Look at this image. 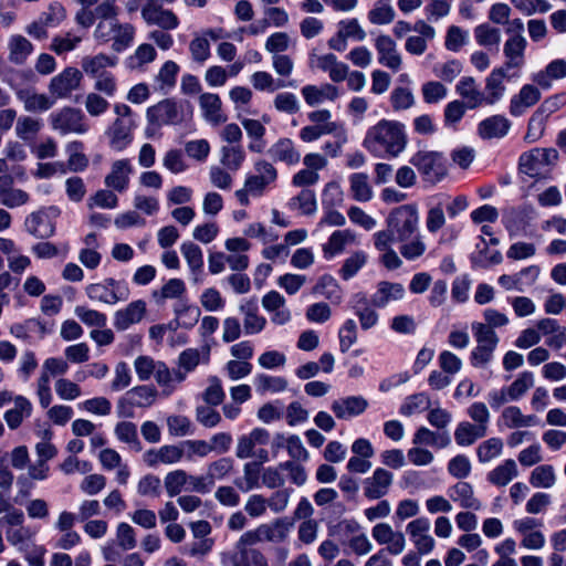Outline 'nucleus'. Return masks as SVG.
Returning a JSON list of instances; mask_svg holds the SVG:
<instances>
[{"label":"nucleus","mask_w":566,"mask_h":566,"mask_svg":"<svg viewBox=\"0 0 566 566\" xmlns=\"http://www.w3.org/2000/svg\"><path fill=\"white\" fill-rule=\"evenodd\" d=\"M408 143L406 127L397 120L381 119L371 126L363 146L375 157H398Z\"/></svg>","instance_id":"f257e3e1"},{"label":"nucleus","mask_w":566,"mask_h":566,"mask_svg":"<svg viewBox=\"0 0 566 566\" xmlns=\"http://www.w3.org/2000/svg\"><path fill=\"white\" fill-rule=\"evenodd\" d=\"M387 228L373 235L375 248H388V243L406 241L419 232L418 210L412 205H403L390 211L386 219Z\"/></svg>","instance_id":"f03ea898"},{"label":"nucleus","mask_w":566,"mask_h":566,"mask_svg":"<svg viewBox=\"0 0 566 566\" xmlns=\"http://www.w3.org/2000/svg\"><path fill=\"white\" fill-rule=\"evenodd\" d=\"M192 115V107L189 102H177L171 98L160 101L147 109L148 123L160 127L164 125H178Z\"/></svg>","instance_id":"7ed1b4c3"},{"label":"nucleus","mask_w":566,"mask_h":566,"mask_svg":"<svg viewBox=\"0 0 566 566\" xmlns=\"http://www.w3.org/2000/svg\"><path fill=\"white\" fill-rule=\"evenodd\" d=\"M135 28L130 23H120L118 20L99 21L94 30V38L101 42L113 41L115 52L126 50L134 41Z\"/></svg>","instance_id":"20e7f679"},{"label":"nucleus","mask_w":566,"mask_h":566,"mask_svg":"<svg viewBox=\"0 0 566 566\" xmlns=\"http://www.w3.org/2000/svg\"><path fill=\"white\" fill-rule=\"evenodd\" d=\"M472 331L478 345L471 353V364L474 367H485L493 358L499 337L492 328L483 323H473Z\"/></svg>","instance_id":"39448f33"},{"label":"nucleus","mask_w":566,"mask_h":566,"mask_svg":"<svg viewBox=\"0 0 566 566\" xmlns=\"http://www.w3.org/2000/svg\"><path fill=\"white\" fill-rule=\"evenodd\" d=\"M558 160L555 148H534L521 155L520 170L531 177L541 176L547 167L554 166Z\"/></svg>","instance_id":"423d86ee"},{"label":"nucleus","mask_w":566,"mask_h":566,"mask_svg":"<svg viewBox=\"0 0 566 566\" xmlns=\"http://www.w3.org/2000/svg\"><path fill=\"white\" fill-rule=\"evenodd\" d=\"M142 18L147 25H156L163 30H175L179 25V18L174 11L165 9L161 0H145Z\"/></svg>","instance_id":"0eeeda50"},{"label":"nucleus","mask_w":566,"mask_h":566,"mask_svg":"<svg viewBox=\"0 0 566 566\" xmlns=\"http://www.w3.org/2000/svg\"><path fill=\"white\" fill-rule=\"evenodd\" d=\"M88 298L105 304L114 305L128 298V289L119 281L106 279L102 283H92L85 289Z\"/></svg>","instance_id":"6e6552de"},{"label":"nucleus","mask_w":566,"mask_h":566,"mask_svg":"<svg viewBox=\"0 0 566 566\" xmlns=\"http://www.w3.org/2000/svg\"><path fill=\"white\" fill-rule=\"evenodd\" d=\"M57 210L54 208L40 209L31 212L24 220V227L29 234L36 239H49L55 233Z\"/></svg>","instance_id":"1a4fd4ad"},{"label":"nucleus","mask_w":566,"mask_h":566,"mask_svg":"<svg viewBox=\"0 0 566 566\" xmlns=\"http://www.w3.org/2000/svg\"><path fill=\"white\" fill-rule=\"evenodd\" d=\"M52 128L61 134H84L87 126L84 123V115L80 109L64 107L50 115Z\"/></svg>","instance_id":"9d476101"},{"label":"nucleus","mask_w":566,"mask_h":566,"mask_svg":"<svg viewBox=\"0 0 566 566\" xmlns=\"http://www.w3.org/2000/svg\"><path fill=\"white\" fill-rule=\"evenodd\" d=\"M374 539L379 545H386L385 553L400 555L406 548L403 533L395 531L388 523H378L371 530Z\"/></svg>","instance_id":"9b49d317"},{"label":"nucleus","mask_w":566,"mask_h":566,"mask_svg":"<svg viewBox=\"0 0 566 566\" xmlns=\"http://www.w3.org/2000/svg\"><path fill=\"white\" fill-rule=\"evenodd\" d=\"M82 77L77 69L66 67L51 78L49 92L57 98H65L80 86Z\"/></svg>","instance_id":"f8f14e48"},{"label":"nucleus","mask_w":566,"mask_h":566,"mask_svg":"<svg viewBox=\"0 0 566 566\" xmlns=\"http://www.w3.org/2000/svg\"><path fill=\"white\" fill-rule=\"evenodd\" d=\"M526 38L520 33H513L504 43L503 54L505 62L501 66L506 71L522 69L525 64Z\"/></svg>","instance_id":"ddd939ff"},{"label":"nucleus","mask_w":566,"mask_h":566,"mask_svg":"<svg viewBox=\"0 0 566 566\" xmlns=\"http://www.w3.org/2000/svg\"><path fill=\"white\" fill-rule=\"evenodd\" d=\"M375 49L377 51L379 64L392 72H398L401 69V54L397 49L396 42L389 35H378L375 39Z\"/></svg>","instance_id":"4468645a"},{"label":"nucleus","mask_w":566,"mask_h":566,"mask_svg":"<svg viewBox=\"0 0 566 566\" xmlns=\"http://www.w3.org/2000/svg\"><path fill=\"white\" fill-rule=\"evenodd\" d=\"M369 403L363 396H346L335 399L331 405V410L339 420H349L363 415Z\"/></svg>","instance_id":"2eb2a0df"},{"label":"nucleus","mask_w":566,"mask_h":566,"mask_svg":"<svg viewBox=\"0 0 566 566\" xmlns=\"http://www.w3.org/2000/svg\"><path fill=\"white\" fill-rule=\"evenodd\" d=\"M430 522L426 517H419L408 523L407 532L420 555L429 554L434 547V539L429 535Z\"/></svg>","instance_id":"dca6fc26"},{"label":"nucleus","mask_w":566,"mask_h":566,"mask_svg":"<svg viewBox=\"0 0 566 566\" xmlns=\"http://www.w3.org/2000/svg\"><path fill=\"white\" fill-rule=\"evenodd\" d=\"M222 562L227 566H268L265 556L259 549L239 546L223 554Z\"/></svg>","instance_id":"f3484780"},{"label":"nucleus","mask_w":566,"mask_h":566,"mask_svg":"<svg viewBox=\"0 0 566 566\" xmlns=\"http://www.w3.org/2000/svg\"><path fill=\"white\" fill-rule=\"evenodd\" d=\"M147 313L146 302L137 300L130 302L126 307L120 308L114 314V327L119 331H126L132 325L140 323Z\"/></svg>","instance_id":"a211bd4d"},{"label":"nucleus","mask_w":566,"mask_h":566,"mask_svg":"<svg viewBox=\"0 0 566 566\" xmlns=\"http://www.w3.org/2000/svg\"><path fill=\"white\" fill-rule=\"evenodd\" d=\"M511 126V120L504 115H492L478 124L476 134L483 140L501 139L509 134Z\"/></svg>","instance_id":"6ab92c4d"},{"label":"nucleus","mask_w":566,"mask_h":566,"mask_svg":"<svg viewBox=\"0 0 566 566\" xmlns=\"http://www.w3.org/2000/svg\"><path fill=\"white\" fill-rule=\"evenodd\" d=\"M394 475L386 469L377 468L373 475L364 481V495L369 500L385 496L392 483Z\"/></svg>","instance_id":"aec40b11"},{"label":"nucleus","mask_w":566,"mask_h":566,"mask_svg":"<svg viewBox=\"0 0 566 566\" xmlns=\"http://www.w3.org/2000/svg\"><path fill=\"white\" fill-rule=\"evenodd\" d=\"M239 311L243 315V329L247 335H255L264 329L266 318L259 314V305L255 297L243 301L239 305Z\"/></svg>","instance_id":"412c9836"},{"label":"nucleus","mask_w":566,"mask_h":566,"mask_svg":"<svg viewBox=\"0 0 566 566\" xmlns=\"http://www.w3.org/2000/svg\"><path fill=\"white\" fill-rule=\"evenodd\" d=\"M270 440V433L263 428H255L248 434L238 438L235 455L239 459H248L255 455V447L264 446Z\"/></svg>","instance_id":"4be33fe9"},{"label":"nucleus","mask_w":566,"mask_h":566,"mask_svg":"<svg viewBox=\"0 0 566 566\" xmlns=\"http://www.w3.org/2000/svg\"><path fill=\"white\" fill-rule=\"evenodd\" d=\"M350 308L358 317L360 327L365 331L374 327L378 322V314L371 308V302L366 294L358 292L349 301Z\"/></svg>","instance_id":"5701e85b"},{"label":"nucleus","mask_w":566,"mask_h":566,"mask_svg":"<svg viewBox=\"0 0 566 566\" xmlns=\"http://www.w3.org/2000/svg\"><path fill=\"white\" fill-rule=\"evenodd\" d=\"M448 496L462 509L479 511L481 501L474 495L473 486L464 481H459L448 489Z\"/></svg>","instance_id":"b1692460"},{"label":"nucleus","mask_w":566,"mask_h":566,"mask_svg":"<svg viewBox=\"0 0 566 566\" xmlns=\"http://www.w3.org/2000/svg\"><path fill=\"white\" fill-rule=\"evenodd\" d=\"M269 156L274 161L284 163L287 166H294L300 163L301 154L295 144L290 138H280L268 150Z\"/></svg>","instance_id":"393cba45"},{"label":"nucleus","mask_w":566,"mask_h":566,"mask_svg":"<svg viewBox=\"0 0 566 566\" xmlns=\"http://www.w3.org/2000/svg\"><path fill=\"white\" fill-rule=\"evenodd\" d=\"M507 72L500 66L494 69L485 78V105H494L504 96L506 90L504 78L507 76Z\"/></svg>","instance_id":"a878e982"},{"label":"nucleus","mask_w":566,"mask_h":566,"mask_svg":"<svg viewBox=\"0 0 566 566\" xmlns=\"http://www.w3.org/2000/svg\"><path fill=\"white\" fill-rule=\"evenodd\" d=\"M133 167L129 159H119L113 163L111 172L105 177V185L118 192H123L129 184Z\"/></svg>","instance_id":"bb28decb"},{"label":"nucleus","mask_w":566,"mask_h":566,"mask_svg":"<svg viewBox=\"0 0 566 566\" xmlns=\"http://www.w3.org/2000/svg\"><path fill=\"white\" fill-rule=\"evenodd\" d=\"M134 127V119H115L108 129L111 146L118 151L125 149L132 142Z\"/></svg>","instance_id":"cd10ccee"},{"label":"nucleus","mask_w":566,"mask_h":566,"mask_svg":"<svg viewBox=\"0 0 566 566\" xmlns=\"http://www.w3.org/2000/svg\"><path fill=\"white\" fill-rule=\"evenodd\" d=\"M405 295V287L400 283L381 281L377 285L370 302L374 307L382 308L391 301L401 300Z\"/></svg>","instance_id":"c85d7f7f"},{"label":"nucleus","mask_w":566,"mask_h":566,"mask_svg":"<svg viewBox=\"0 0 566 566\" xmlns=\"http://www.w3.org/2000/svg\"><path fill=\"white\" fill-rule=\"evenodd\" d=\"M455 92L465 101V105L470 109L485 105L484 93L479 90V85L472 76L462 77L455 86Z\"/></svg>","instance_id":"c756f323"},{"label":"nucleus","mask_w":566,"mask_h":566,"mask_svg":"<svg viewBox=\"0 0 566 566\" xmlns=\"http://www.w3.org/2000/svg\"><path fill=\"white\" fill-rule=\"evenodd\" d=\"M541 99V92L531 84L522 86L518 94L514 95L510 102V113L513 116L522 115L526 108L532 107Z\"/></svg>","instance_id":"7c9ffc66"},{"label":"nucleus","mask_w":566,"mask_h":566,"mask_svg":"<svg viewBox=\"0 0 566 566\" xmlns=\"http://www.w3.org/2000/svg\"><path fill=\"white\" fill-rule=\"evenodd\" d=\"M410 163L428 178L439 176L441 170V155L436 151H418Z\"/></svg>","instance_id":"2f4dec72"},{"label":"nucleus","mask_w":566,"mask_h":566,"mask_svg":"<svg viewBox=\"0 0 566 566\" xmlns=\"http://www.w3.org/2000/svg\"><path fill=\"white\" fill-rule=\"evenodd\" d=\"M199 105L203 117L210 124L217 126L227 120V116L221 112V99L213 93H203L199 97Z\"/></svg>","instance_id":"473e14b6"},{"label":"nucleus","mask_w":566,"mask_h":566,"mask_svg":"<svg viewBox=\"0 0 566 566\" xmlns=\"http://www.w3.org/2000/svg\"><path fill=\"white\" fill-rule=\"evenodd\" d=\"M117 64V57L111 56L104 53H99L93 56H84L81 61V66L84 73L91 77H97L102 74H106L107 67H113Z\"/></svg>","instance_id":"72a5a7b5"},{"label":"nucleus","mask_w":566,"mask_h":566,"mask_svg":"<svg viewBox=\"0 0 566 566\" xmlns=\"http://www.w3.org/2000/svg\"><path fill=\"white\" fill-rule=\"evenodd\" d=\"M180 251L192 275L193 282L200 281L203 270V253L201 248L192 241H186L180 245Z\"/></svg>","instance_id":"f704fd0d"},{"label":"nucleus","mask_w":566,"mask_h":566,"mask_svg":"<svg viewBox=\"0 0 566 566\" xmlns=\"http://www.w3.org/2000/svg\"><path fill=\"white\" fill-rule=\"evenodd\" d=\"M15 95L28 112H45L53 106V102L46 95L31 88H17Z\"/></svg>","instance_id":"c9c22d12"},{"label":"nucleus","mask_w":566,"mask_h":566,"mask_svg":"<svg viewBox=\"0 0 566 566\" xmlns=\"http://www.w3.org/2000/svg\"><path fill=\"white\" fill-rule=\"evenodd\" d=\"M292 525L285 518H276L272 523L259 525L262 542H284L289 536Z\"/></svg>","instance_id":"e433bc0d"},{"label":"nucleus","mask_w":566,"mask_h":566,"mask_svg":"<svg viewBox=\"0 0 566 566\" xmlns=\"http://www.w3.org/2000/svg\"><path fill=\"white\" fill-rule=\"evenodd\" d=\"M302 95L310 106H315L324 101H334L338 97V90L332 84H323L322 86L305 85L302 88Z\"/></svg>","instance_id":"4c0bfd02"},{"label":"nucleus","mask_w":566,"mask_h":566,"mask_svg":"<svg viewBox=\"0 0 566 566\" xmlns=\"http://www.w3.org/2000/svg\"><path fill=\"white\" fill-rule=\"evenodd\" d=\"M356 241V234L349 230H336L334 231L328 241L323 244V252L326 258H333L342 253L346 245L352 244Z\"/></svg>","instance_id":"58836bf2"},{"label":"nucleus","mask_w":566,"mask_h":566,"mask_svg":"<svg viewBox=\"0 0 566 566\" xmlns=\"http://www.w3.org/2000/svg\"><path fill=\"white\" fill-rule=\"evenodd\" d=\"M566 76V61L558 59L552 61L543 71L533 76V81L542 88L552 87L554 80H560Z\"/></svg>","instance_id":"ea45409f"},{"label":"nucleus","mask_w":566,"mask_h":566,"mask_svg":"<svg viewBox=\"0 0 566 566\" xmlns=\"http://www.w3.org/2000/svg\"><path fill=\"white\" fill-rule=\"evenodd\" d=\"M14 408L4 413V420L10 429H17L22 423L23 419L31 416L32 405L23 396L12 398Z\"/></svg>","instance_id":"a19ab883"},{"label":"nucleus","mask_w":566,"mask_h":566,"mask_svg":"<svg viewBox=\"0 0 566 566\" xmlns=\"http://www.w3.org/2000/svg\"><path fill=\"white\" fill-rule=\"evenodd\" d=\"M517 475L516 462L507 459L488 473V481L496 486H505Z\"/></svg>","instance_id":"79ce46f5"},{"label":"nucleus","mask_w":566,"mask_h":566,"mask_svg":"<svg viewBox=\"0 0 566 566\" xmlns=\"http://www.w3.org/2000/svg\"><path fill=\"white\" fill-rule=\"evenodd\" d=\"M8 48L9 60L17 65L24 64L28 56L33 52L32 43L20 34L10 38Z\"/></svg>","instance_id":"37998d69"},{"label":"nucleus","mask_w":566,"mask_h":566,"mask_svg":"<svg viewBox=\"0 0 566 566\" xmlns=\"http://www.w3.org/2000/svg\"><path fill=\"white\" fill-rule=\"evenodd\" d=\"M501 419L503 420V423L510 429L531 427L537 423L536 416L523 415L517 406H510L504 408L501 415Z\"/></svg>","instance_id":"c03bdc74"},{"label":"nucleus","mask_w":566,"mask_h":566,"mask_svg":"<svg viewBox=\"0 0 566 566\" xmlns=\"http://www.w3.org/2000/svg\"><path fill=\"white\" fill-rule=\"evenodd\" d=\"M220 164L230 171H237L245 160V151L241 145H226L220 148Z\"/></svg>","instance_id":"a18cd8bd"},{"label":"nucleus","mask_w":566,"mask_h":566,"mask_svg":"<svg viewBox=\"0 0 566 566\" xmlns=\"http://www.w3.org/2000/svg\"><path fill=\"white\" fill-rule=\"evenodd\" d=\"M350 191L353 198L359 202L369 201L373 196V188L369 184L368 176L364 172H356L349 177Z\"/></svg>","instance_id":"49530a36"},{"label":"nucleus","mask_w":566,"mask_h":566,"mask_svg":"<svg viewBox=\"0 0 566 566\" xmlns=\"http://www.w3.org/2000/svg\"><path fill=\"white\" fill-rule=\"evenodd\" d=\"M486 434L483 428L480 429L478 426L463 421L460 422L454 431V439L459 446L468 447L473 444L478 439L483 438Z\"/></svg>","instance_id":"de8ad7c7"},{"label":"nucleus","mask_w":566,"mask_h":566,"mask_svg":"<svg viewBox=\"0 0 566 566\" xmlns=\"http://www.w3.org/2000/svg\"><path fill=\"white\" fill-rule=\"evenodd\" d=\"M399 252L402 258H405L408 261H415L419 258H421L427 250V245L420 234L418 232L417 234L411 235L406 241H399Z\"/></svg>","instance_id":"09e8293b"},{"label":"nucleus","mask_w":566,"mask_h":566,"mask_svg":"<svg viewBox=\"0 0 566 566\" xmlns=\"http://www.w3.org/2000/svg\"><path fill=\"white\" fill-rule=\"evenodd\" d=\"M313 292L323 295L334 304H339L343 298L340 286L331 275H323L314 286Z\"/></svg>","instance_id":"8fccbe9b"},{"label":"nucleus","mask_w":566,"mask_h":566,"mask_svg":"<svg viewBox=\"0 0 566 566\" xmlns=\"http://www.w3.org/2000/svg\"><path fill=\"white\" fill-rule=\"evenodd\" d=\"M289 207L291 209H297L306 216L314 214L317 210L315 192L311 189H303L297 196L290 200Z\"/></svg>","instance_id":"3c124183"},{"label":"nucleus","mask_w":566,"mask_h":566,"mask_svg":"<svg viewBox=\"0 0 566 566\" xmlns=\"http://www.w3.org/2000/svg\"><path fill=\"white\" fill-rule=\"evenodd\" d=\"M260 464L248 462L243 465V478L234 481V484L242 492H249L259 486Z\"/></svg>","instance_id":"603ef678"},{"label":"nucleus","mask_w":566,"mask_h":566,"mask_svg":"<svg viewBox=\"0 0 566 566\" xmlns=\"http://www.w3.org/2000/svg\"><path fill=\"white\" fill-rule=\"evenodd\" d=\"M156 389L150 386H137L126 392L135 407L147 408L155 402Z\"/></svg>","instance_id":"864d4df0"},{"label":"nucleus","mask_w":566,"mask_h":566,"mask_svg":"<svg viewBox=\"0 0 566 566\" xmlns=\"http://www.w3.org/2000/svg\"><path fill=\"white\" fill-rule=\"evenodd\" d=\"M395 19L394 8L384 0H379L374 4V8L368 12V20L376 25L389 24Z\"/></svg>","instance_id":"5fc2aeb1"},{"label":"nucleus","mask_w":566,"mask_h":566,"mask_svg":"<svg viewBox=\"0 0 566 566\" xmlns=\"http://www.w3.org/2000/svg\"><path fill=\"white\" fill-rule=\"evenodd\" d=\"M554 468L549 464L536 467L530 476V483L535 488L549 489L555 484Z\"/></svg>","instance_id":"6e6d98bb"},{"label":"nucleus","mask_w":566,"mask_h":566,"mask_svg":"<svg viewBox=\"0 0 566 566\" xmlns=\"http://www.w3.org/2000/svg\"><path fill=\"white\" fill-rule=\"evenodd\" d=\"M42 123L40 119L21 116L17 119L15 134L22 140H31L40 132Z\"/></svg>","instance_id":"4d7b16f0"},{"label":"nucleus","mask_w":566,"mask_h":566,"mask_svg":"<svg viewBox=\"0 0 566 566\" xmlns=\"http://www.w3.org/2000/svg\"><path fill=\"white\" fill-rule=\"evenodd\" d=\"M366 262V253L364 251H356L344 261L339 270V275L343 280L347 281L355 276Z\"/></svg>","instance_id":"13d9d810"},{"label":"nucleus","mask_w":566,"mask_h":566,"mask_svg":"<svg viewBox=\"0 0 566 566\" xmlns=\"http://www.w3.org/2000/svg\"><path fill=\"white\" fill-rule=\"evenodd\" d=\"M534 386V375L531 371H523L518 377L509 386L507 391L512 401L522 398L530 388Z\"/></svg>","instance_id":"bf43d9fd"},{"label":"nucleus","mask_w":566,"mask_h":566,"mask_svg":"<svg viewBox=\"0 0 566 566\" xmlns=\"http://www.w3.org/2000/svg\"><path fill=\"white\" fill-rule=\"evenodd\" d=\"M189 474L184 470H175L166 474L164 485L170 497L178 495L188 483Z\"/></svg>","instance_id":"052dcab7"},{"label":"nucleus","mask_w":566,"mask_h":566,"mask_svg":"<svg viewBox=\"0 0 566 566\" xmlns=\"http://www.w3.org/2000/svg\"><path fill=\"white\" fill-rule=\"evenodd\" d=\"M338 337L342 353H346L357 342L358 327L353 318H348L344 322L339 328Z\"/></svg>","instance_id":"680f3d73"},{"label":"nucleus","mask_w":566,"mask_h":566,"mask_svg":"<svg viewBox=\"0 0 566 566\" xmlns=\"http://www.w3.org/2000/svg\"><path fill=\"white\" fill-rule=\"evenodd\" d=\"M503 450V441L500 438H490L483 441L476 449V455L480 462L486 463L499 457Z\"/></svg>","instance_id":"e2e57ef3"},{"label":"nucleus","mask_w":566,"mask_h":566,"mask_svg":"<svg viewBox=\"0 0 566 566\" xmlns=\"http://www.w3.org/2000/svg\"><path fill=\"white\" fill-rule=\"evenodd\" d=\"M233 470V460L231 458H220L208 464L207 475L214 485L217 480H223Z\"/></svg>","instance_id":"0e129e2a"},{"label":"nucleus","mask_w":566,"mask_h":566,"mask_svg":"<svg viewBox=\"0 0 566 566\" xmlns=\"http://www.w3.org/2000/svg\"><path fill=\"white\" fill-rule=\"evenodd\" d=\"M185 292L186 286L182 280L170 279L166 284L163 285L160 291H155L153 296L157 302H160L167 298H178L184 295Z\"/></svg>","instance_id":"69168bd1"},{"label":"nucleus","mask_w":566,"mask_h":566,"mask_svg":"<svg viewBox=\"0 0 566 566\" xmlns=\"http://www.w3.org/2000/svg\"><path fill=\"white\" fill-rule=\"evenodd\" d=\"M474 36L476 42L482 46L497 45L501 41L500 30L488 23L478 25L474 29Z\"/></svg>","instance_id":"338daca9"},{"label":"nucleus","mask_w":566,"mask_h":566,"mask_svg":"<svg viewBox=\"0 0 566 566\" xmlns=\"http://www.w3.org/2000/svg\"><path fill=\"white\" fill-rule=\"evenodd\" d=\"M82 147L83 144L81 142L70 143L66 147V151L70 155L67 167L71 171H82L88 165V159L81 153Z\"/></svg>","instance_id":"774afa93"}]
</instances>
